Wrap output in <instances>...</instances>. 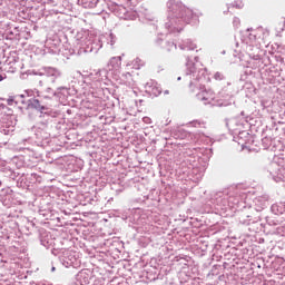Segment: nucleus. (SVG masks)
<instances>
[{"instance_id": "3", "label": "nucleus", "mask_w": 285, "mask_h": 285, "mask_svg": "<svg viewBox=\"0 0 285 285\" xmlns=\"http://www.w3.org/2000/svg\"><path fill=\"white\" fill-rule=\"evenodd\" d=\"M48 72L51 73V75H53V76L59 73L58 69H53L52 67H50V68L48 69Z\"/></svg>"}, {"instance_id": "1", "label": "nucleus", "mask_w": 285, "mask_h": 285, "mask_svg": "<svg viewBox=\"0 0 285 285\" xmlns=\"http://www.w3.org/2000/svg\"><path fill=\"white\" fill-rule=\"evenodd\" d=\"M148 90L153 96L158 97L163 92V89L158 82H151V85L148 86Z\"/></svg>"}, {"instance_id": "4", "label": "nucleus", "mask_w": 285, "mask_h": 285, "mask_svg": "<svg viewBox=\"0 0 285 285\" xmlns=\"http://www.w3.org/2000/svg\"><path fill=\"white\" fill-rule=\"evenodd\" d=\"M4 78H7V75H2V73H0V81H3V80H4Z\"/></svg>"}, {"instance_id": "6", "label": "nucleus", "mask_w": 285, "mask_h": 285, "mask_svg": "<svg viewBox=\"0 0 285 285\" xmlns=\"http://www.w3.org/2000/svg\"><path fill=\"white\" fill-rule=\"evenodd\" d=\"M243 7V4H238V8H242Z\"/></svg>"}, {"instance_id": "2", "label": "nucleus", "mask_w": 285, "mask_h": 285, "mask_svg": "<svg viewBox=\"0 0 285 285\" xmlns=\"http://www.w3.org/2000/svg\"><path fill=\"white\" fill-rule=\"evenodd\" d=\"M29 107L43 111L46 108L38 99L30 100Z\"/></svg>"}, {"instance_id": "7", "label": "nucleus", "mask_w": 285, "mask_h": 285, "mask_svg": "<svg viewBox=\"0 0 285 285\" xmlns=\"http://www.w3.org/2000/svg\"><path fill=\"white\" fill-rule=\"evenodd\" d=\"M166 94H168V90H166Z\"/></svg>"}, {"instance_id": "5", "label": "nucleus", "mask_w": 285, "mask_h": 285, "mask_svg": "<svg viewBox=\"0 0 285 285\" xmlns=\"http://www.w3.org/2000/svg\"><path fill=\"white\" fill-rule=\"evenodd\" d=\"M13 104V100H8V105H12Z\"/></svg>"}]
</instances>
